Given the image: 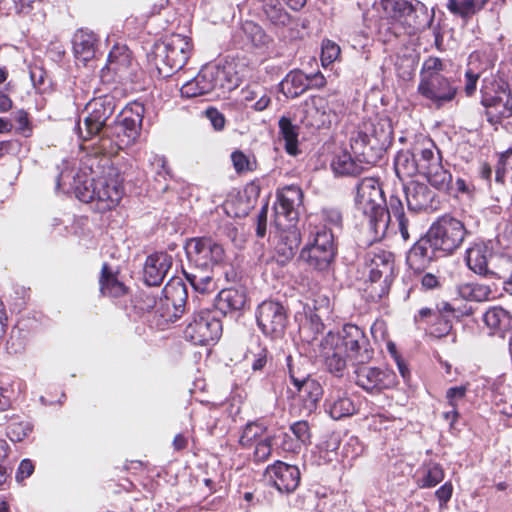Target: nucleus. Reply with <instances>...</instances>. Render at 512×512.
<instances>
[{"label":"nucleus","mask_w":512,"mask_h":512,"mask_svg":"<svg viewBox=\"0 0 512 512\" xmlns=\"http://www.w3.org/2000/svg\"><path fill=\"white\" fill-rule=\"evenodd\" d=\"M355 204L368 217L369 227L376 238L384 236L389 224H397L402 239L409 240V221L401 200L397 196H391L388 206L385 207L386 200L378 180L367 177L358 183Z\"/></svg>","instance_id":"3"},{"label":"nucleus","mask_w":512,"mask_h":512,"mask_svg":"<svg viewBox=\"0 0 512 512\" xmlns=\"http://www.w3.org/2000/svg\"><path fill=\"white\" fill-rule=\"evenodd\" d=\"M492 247L487 244H475L466 252V263L470 270L481 276H495L496 273L489 268L493 259Z\"/></svg>","instance_id":"28"},{"label":"nucleus","mask_w":512,"mask_h":512,"mask_svg":"<svg viewBox=\"0 0 512 512\" xmlns=\"http://www.w3.org/2000/svg\"><path fill=\"white\" fill-rule=\"evenodd\" d=\"M489 62L481 61V54L474 52L469 56L467 69L465 71V85L464 91L467 96H471L475 93L477 87V81L482 74L489 68Z\"/></svg>","instance_id":"37"},{"label":"nucleus","mask_w":512,"mask_h":512,"mask_svg":"<svg viewBox=\"0 0 512 512\" xmlns=\"http://www.w3.org/2000/svg\"><path fill=\"white\" fill-rule=\"evenodd\" d=\"M172 266V257L164 252L149 255L144 265L143 277L149 286H158L162 283Z\"/></svg>","instance_id":"26"},{"label":"nucleus","mask_w":512,"mask_h":512,"mask_svg":"<svg viewBox=\"0 0 512 512\" xmlns=\"http://www.w3.org/2000/svg\"><path fill=\"white\" fill-rule=\"evenodd\" d=\"M444 63L438 57H428L422 64L420 71V80H427L428 78H434L443 76Z\"/></svg>","instance_id":"51"},{"label":"nucleus","mask_w":512,"mask_h":512,"mask_svg":"<svg viewBox=\"0 0 512 512\" xmlns=\"http://www.w3.org/2000/svg\"><path fill=\"white\" fill-rule=\"evenodd\" d=\"M233 166L237 173H244L253 170L254 162L242 151H234L231 155Z\"/></svg>","instance_id":"57"},{"label":"nucleus","mask_w":512,"mask_h":512,"mask_svg":"<svg viewBox=\"0 0 512 512\" xmlns=\"http://www.w3.org/2000/svg\"><path fill=\"white\" fill-rule=\"evenodd\" d=\"M340 55V47L330 41H324L322 44L321 61L323 65H329L334 62Z\"/></svg>","instance_id":"56"},{"label":"nucleus","mask_w":512,"mask_h":512,"mask_svg":"<svg viewBox=\"0 0 512 512\" xmlns=\"http://www.w3.org/2000/svg\"><path fill=\"white\" fill-rule=\"evenodd\" d=\"M443 479L444 471L442 466L438 463H429L424 468L419 486L421 488H431L439 484Z\"/></svg>","instance_id":"50"},{"label":"nucleus","mask_w":512,"mask_h":512,"mask_svg":"<svg viewBox=\"0 0 512 512\" xmlns=\"http://www.w3.org/2000/svg\"><path fill=\"white\" fill-rule=\"evenodd\" d=\"M72 42L77 60L86 64L94 58L98 47V39L93 32L80 29L74 34Z\"/></svg>","instance_id":"32"},{"label":"nucleus","mask_w":512,"mask_h":512,"mask_svg":"<svg viewBox=\"0 0 512 512\" xmlns=\"http://www.w3.org/2000/svg\"><path fill=\"white\" fill-rule=\"evenodd\" d=\"M132 57L125 45H115L109 52L107 64L101 70V77L107 81L114 77L124 80L130 75Z\"/></svg>","instance_id":"21"},{"label":"nucleus","mask_w":512,"mask_h":512,"mask_svg":"<svg viewBox=\"0 0 512 512\" xmlns=\"http://www.w3.org/2000/svg\"><path fill=\"white\" fill-rule=\"evenodd\" d=\"M458 295L467 301L485 302L494 298L493 290L489 285L478 282H467L458 285Z\"/></svg>","instance_id":"39"},{"label":"nucleus","mask_w":512,"mask_h":512,"mask_svg":"<svg viewBox=\"0 0 512 512\" xmlns=\"http://www.w3.org/2000/svg\"><path fill=\"white\" fill-rule=\"evenodd\" d=\"M144 106L134 103L126 107L113 125L105 129V137L110 138L118 149L133 145L140 136Z\"/></svg>","instance_id":"9"},{"label":"nucleus","mask_w":512,"mask_h":512,"mask_svg":"<svg viewBox=\"0 0 512 512\" xmlns=\"http://www.w3.org/2000/svg\"><path fill=\"white\" fill-rule=\"evenodd\" d=\"M441 253L439 247L434 245V241L427 232L421 237L409 250L406 262L408 266L415 271H423L435 260Z\"/></svg>","instance_id":"22"},{"label":"nucleus","mask_w":512,"mask_h":512,"mask_svg":"<svg viewBox=\"0 0 512 512\" xmlns=\"http://www.w3.org/2000/svg\"><path fill=\"white\" fill-rule=\"evenodd\" d=\"M242 31L247 40L255 47H264L270 42V38L263 28L253 21H245L242 24Z\"/></svg>","instance_id":"48"},{"label":"nucleus","mask_w":512,"mask_h":512,"mask_svg":"<svg viewBox=\"0 0 512 512\" xmlns=\"http://www.w3.org/2000/svg\"><path fill=\"white\" fill-rule=\"evenodd\" d=\"M278 203L275 211L278 217L283 216L288 222L298 220L299 207L302 204L303 192L296 185H289L282 188L278 194Z\"/></svg>","instance_id":"24"},{"label":"nucleus","mask_w":512,"mask_h":512,"mask_svg":"<svg viewBox=\"0 0 512 512\" xmlns=\"http://www.w3.org/2000/svg\"><path fill=\"white\" fill-rule=\"evenodd\" d=\"M325 405L327 412L335 420L351 416L355 412L353 401L340 391L330 394L326 399Z\"/></svg>","instance_id":"38"},{"label":"nucleus","mask_w":512,"mask_h":512,"mask_svg":"<svg viewBox=\"0 0 512 512\" xmlns=\"http://www.w3.org/2000/svg\"><path fill=\"white\" fill-rule=\"evenodd\" d=\"M417 162L419 174L425 176L432 186L439 190L453 189L452 175L443 167L440 151L433 144L430 147H418Z\"/></svg>","instance_id":"13"},{"label":"nucleus","mask_w":512,"mask_h":512,"mask_svg":"<svg viewBox=\"0 0 512 512\" xmlns=\"http://www.w3.org/2000/svg\"><path fill=\"white\" fill-rule=\"evenodd\" d=\"M308 75L300 70L290 71L281 83L282 92L290 98H296L309 89Z\"/></svg>","instance_id":"40"},{"label":"nucleus","mask_w":512,"mask_h":512,"mask_svg":"<svg viewBox=\"0 0 512 512\" xmlns=\"http://www.w3.org/2000/svg\"><path fill=\"white\" fill-rule=\"evenodd\" d=\"M483 320L493 334H498L502 338L512 331V315L502 307L495 306L488 309Z\"/></svg>","instance_id":"33"},{"label":"nucleus","mask_w":512,"mask_h":512,"mask_svg":"<svg viewBox=\"0 0 512 512\" xmlns=\"http://www.w3.org/2000/svg\"><path fill=\"white\" fill-rule=\"evenodd\" d=\"M404 192L409 210L434 209L435 193L426 184L412 181L404 186Z\"/></svg>","instance_id":"27"},{"label":"nucleus","mask_w":512,"mask_h":512,"mask_svg":"<svg viewBox=\"0 0 512 512\" xmlns=\"http://www.w3.org/2000/svg\"><path fill=\"white\" fill-rule=\"evenodd\" d=\"M393 129L388 118H375L364 121L352 133L350 146L356 156L342 152L331 162L333 171L343 176H358L365 165L376 164L392 143Z\"/></svg>","instance_id":"1"},{"label":"nucleus","mask_w":512,"mask_h":512,"mask_svg":"<svg viewBox=\"0 0 512 512\" xmlns=\"http://www.w3.org/2000/svg\"><path fill=\"white\" fill-rule=\"evenodd\" d=\"M355 383L367 392H380L390 389L396 384V375L388 369L366 366V364L353 365Z\"/></svg>","instance_id":"18"},{"label":"nucleus","mask_w":512,"mask_h":512,"mask_svg":"<svg viewBox=\"0 0 512 512\" xmlns=\"http://www.w3.org/2000/svg\"><path fill=\"white\" fill-rule=\"evenodd\" d=\"M206 67L208 73L212 74L210 81L213 85V92L217 96L236 89L242 82L243 76L237 71L234 62L226 61L224 64H207Z\"/></svg>","instance_id":"20"},{"label":"nucleus","mask_w":512,"mask_h":512,"mask_svg":"<svg viewBox=\"0 0 512 512\" xmlns=\"http://www.w3.org/2000/svg\"><path fill=\"white\" fill-rule=\"evenodd\" d=\"M273 436L267 435L255 444L253 458L255 462H264L268 460L272 452Z\"/></svg>","instance_id":"54"},{"label":"nucleus","mask_w":512,"mask_h":512,"mask_svg":"<svg viewBox=\"0 0 512 512\" xmlns=\"http://www.w3.org/2000/svg\"><path fill=\"white\" fill-rule=\"evenodd\" d=\"M386 17L413 28H424L433 21L434 13L419 0H382Z\"/></svg>","instance_id":"11"},{"label":"nucleus","mask_w":512,"mask_h":512,"mask_svg":"<svg viewBox=\"0 0 512 512\" xmlns=\"http://www.w3.org/2000/svg\"><path fill=\"white\" fill-rule=\"evenodd\" d=\"M15 121L18 124V130L25 136H29L30 132V122L28 119V114L24 110H19L15 114Z\"/></svg>","instance_id":"64"},{"label":"nucleus","mask_w":512,"mask_h":512,"mask_svg":"<svg viewBox=\"0 0 512 512\" xmlns=\"http://www.w3.org/2000/svg\"><path fill=\"white\" fill-rule=\"evenodd\" d=\"M336 256L334 234L326 227H315L310 232L306 245L299 254V260L309 268L320 272L328 271Z\"/></svg>","instance_id":"6"},{"label":"nucleus","mask_w":512,"mask_h":512,"mask_svg":"<svg viewBox=\"0 0 512 512\" xmlns=\"http://www.w3.org/2000/svg\"><path fill=\"white\" fill-rule=\"evenodd\" d=\"M115 107V98L108 94L90 100L85 106L83 125L79 121L75 126L78 137L87 141L101 133L104 136L107 121L113 115Z\"/></svg>","instance_id":"7"},{"label":"nucleus","mask_w":512,"mask_h":512,"mask_svg":"<svg viewBox=\"0 0 512 512\" xmlns=\"http://www.w3.org/2000/svg\"><path fill=\"white\" fill-rule=\"evenodd\" d=\"M266 472L280 492L291 493L300 483V471L295 465L276 461L273 465L268 466Z\"/></svg>","instance_id":"23"},{"label":"nucleus","mask_w":512,"mask_h":512,"mask_svg":"<svg viewBox=\"0 0 512 512\" xmlns=\"http://www.w3.org/2000/svg\"><path fill=\"white\" fill-rule=\"evenodd\" d=\"M246 300V293L242 289H223L215 299V309L223 315L237 314L243 310Z\"/></svg>","instance_id":"31"},{"label":"nucleus","mask_w":512,"mask_h":512,"mask_svg":"<svg viewBox=\"0 0 512 512\" xmlns=\"http://www.w3.org/2000/svg\"><path fill=\"white\" fill-rule=\"evenodd\" d=\"M304 360L299 357L298 359H294L292 356L286 357V364L288 369L289 378L293 386H296L306 379L311 378L308 372L304 369Z\"/></svg>","instance_id":"49"},{"label":"nucleus","mask_w":512,"mask_h":512,"mask_svg":"<svg viewBox=\"0 0 512 512\" xmlns=\"http://www.w3.org/2000/svg\"><path fill=\"white\" fill-rule=\"evenodd\" d=\"M187 281L193 287V289L199 293H207L213 288V276L211 268H196L194 266L193 271H183Z\"/></svg>","instance_id":"43"},{"label":"nucleus","mask_w":512,"mask_h":512,"mask_svg":"<svg viewBox=\"0 0 512 512\" xmlns=\"http://www.w3.org/2000/svg\"><path fill=\"white\" fill-rule=\"evenodd\" d=\"M206 117L215 130H222L225 126V117L216 108L210 107L205 111Z\"/></svg>","instance_id":"61"},{"label":"nucleus","mask_w":512,"mask_h":512,"mask_svg":"<svg viewBox=\"0 0 512 512\" xmlns=\"http://www.w3.org/2000/svg\"><path fill=\"white\" fill-rule=\"evenodd\" d=\"M453 486L450 482L444 483L435 492V496L439 500L440 506L445 505L452 497Z\"/></svg>","instance_id":"63"},{"label":"nucleus","mask_w":512,"mask_h":512,"mask_svg":"<svg viewBox=\"0 0 512 512\" xmlns=\"http://www.w3.org/2000/svg\"><path fill=\"white\" fill-rule=\"evenodd\" d=\"M322 218L325 224L322 227L331 229L332 227H340L342 224V215L339 210L334 208L323 209Z\"/></svg>","instance_id":"58"},{"label":"nucleus","mask_w":512,"mask_h":512,"mask_svg":"<svg viewBox=\"0 0 512 512\" xmlns=\"http://www.w3.org/2000/svg\"><path fill=\"white\" fill-rule=\"evenodd\" d=\"M12 462L9 459V447L5 440H0V487L3 486L12 472Z\"/></svg>","instance_id":"52"},{"label":"nucleus","mask_w":512,"mask_h":512,"mask_svg":"<svg viewBox=\"0 0 512 512\" xmlns=\"http://www.w3.org/2000/svg\"><path fill=\"white\" fill-rule=\"evenodd\" d=\"M289 430L303 447H306L311 443V431L307 421H296L290 425Z\"/></svg>","instance_id":"53"},{"label":"nucleus","mask_w":512,"mask_h":512,"mask_svg":"<svg viewBox=\"0 0 512 512\" xmlns=\"http://www.w3.org/2000/svg\"><path fill=\"white\" fill-rule=\"evenodd\" d=\"M280 133L285 141L286 152L292 156L298 154V131L289 118L282 117L279 120Z\"/></svg>","instance_id":"46"},{"label":"nucleus","mask_w":512,"mask_h":512,"mask_svg":"<svg viewBox=\"0 0 512 512\" xmlns=\"http://www.w3.org/2000/svg\"><path fill=\"white\" fill-rule=\"evenodd\" d=\"M301 122L311 128L320 129L331 124V113L326 111V101L322 98H313L306 103L302 110Z\"/></svg>","instance_id":"30"},{"label":"nucleus","mask_w":512,"mask_h":512,"mask_svg":"<svg viewBox=\"0 0 512 512\" xmlns=\"http://www.w3.org/2000/svg\"><path fill=\"white\" fill-rule=\"evenodd\" d=\"M321 345L323 348V356L327 370L336 377H342L347 368V362L344 356L345 353L338 347H325L324 339L322 340Z\"/></svg>","instance_id":"41"},{"label":"nucleus","mask_w":512,"mask_h":512,"mask_svg":"<svg viewBox=\"0 0 512 512\" xmlns=\"http://www.w3.org/2000/svg\"><path fill=\"white\" fill-rule=\"evenodd\" d=\"M279 447L289 453L298 454L303 446L298 442L292 434L287 432L281 435V442Z\"/></svg>","instance_id":"59"},{"label":"nucleus","mask_w":512,"mask_h":512,"mask_svg":"<svg viewBox=\"0 0 512 512\" xmlns=\"http://www.w3.org/2000/svg\"><path fill=\"white\" fill-rule=\"evenodd\" d=\"M89 178L85 172L70 167L63 161L57 176L56 189L64 193H74L82 202L98 201L100 209H112L123 196L122 179L114 167H107L101 175L91 169Z\"/></svg>","instance_id":"2"},{"label":"nucleus","mask_w":512,"mask_h":512,"mask_svg":"<svg viewBox=\"0 0 512 512\" xmlns=\"http://www.w3.org/2000/svg\"><path fill=\"white\" fill-rule=\"evenodd\" d=\"M164 300H161L162 306L167 310L166 321L174 322L179 319L186 310V301L188 298L187 288L181 278L173 277L163 289Z\"/></svg>","instance_id":"19"},{"label":"nucleus","mask_w":512,"mask_h":512,"mask_svg":"<svg viewBox=\"0 0 512 512\" xmlns=\"http://www.w3.org/2000/svg\"><path fill=\"white\" fill-rule=\"evenodd\" d=\"M417 156L418 147H414L413 150H401L395 156L394 168L401 181L419 174Z\"/></svg>","instance_id":"34"},{"label":"nucleus","mask_w":512,"mask_h":512,"mask_svg":"<svg viewBox=\"0 0 512 512\" xmlns=\"http://www.w3.org/2000/svg\"><path fill=\"white\" fill-rule=\"evenodd\" d=\"M481 95V104L486 108L488 122L495 125L512 116L510 89L506 82L484 78Z\"/></svg>","instance_id":"10"},{"label":"nucleus","mask_w":512,"mask_h":512,"mask_svg":"<svg viewBox=\"0 0 512 512\" xmlns=\"http://www.w3.org/2000/svg\"><path fill=\"white\" fill-rule=\"evenodd\" d=\"M324 346L338 347L352 361V365L367 364L374 355V350L364 331L354 324H345L337 333H327Z\"/></svg>","instance_id":"5"},{"label":"nucleus","mask_w":512,"mask_h":512,"mask_svg":"<svg viewBox=\"0 0 512 512\" xmlns=\"http://www.w3.org/2000/svg\"><path fill=\"white\" fill-rule=\"evenodd\" d=\"M206 65L201 68L199 73L191 80L184 83L181 87V95L186 98H193L213 92V85Z\"/></svg>","instance_id":"36"},{"label":"nucleus","mask_w":512,"mask_h":512,"mask_svg":"<svg viewBox=\"0 0 512 512\" xmlns=\"http://www.w3.org/2000/svg\"><path fill=\"white\" fill-rule=\"evenodd\" d=\"M269 359L268 349L259 342L251 345L245 354V360L251 365L253 371H262Z\"/></svg>","instance_id":"47"},{"label":"nucleus","mask_w":512,"mask_h":512,"mask_svg":"<svg viewBox=\"0 0 512 512\" xmlns=\"http://www.w3.org/2000/svg\"><path fill=\"white\" fill-rule=\"evenodd\" d=\"M467 392L466 386L451 387L446 392V399L451 408H457L458 402L465 398Z\"/></svg>","instance_id":"60"},{"label":"nucleus","mask_w":512,"mask_h":512,"mask_svg":"<svg viewBox=\"0 0 512 512\" xmlns=\"http://www.w3.org/2000/svg\"><path fill=\"white\" fill-rule=\"evenodd\" d=\"M257 2L263 16L271 25L277 28L290 25L292 17L279 0H257Z\"/></svg>","instance_id":"35"},{"label":"nucleus","mask_w":512,"mask_h":512,"mask_svg":"<svg viewBox=\"0 0 512 512\" xmlns=\"http://www.w3.org/2000/svg\"><path fill=\"white\" fill-rule=\"evenodd\" d=\"M192 47L189 37L171 34L163 40L155 42L148 52L147 58L160 75L168 77L184 67L191 55Z\"/></svg>","instance_id":"4"},{"label":"nucleus","mask_w":512,"mask_h":512,"mask_svg":"<svg viewBox=\"0 0 512 512\" xmlns=\"http://www.w3.org/2000/svg\"><path fill=\"white\" fill-rule=\"evenodd\" d=\"M100 290L103 295L111 297H119L125 293L124 284L109 270L107 264L102 266Z\"/></svg>","instance_id":"45"},{"label":"nucleus","mask_w":512,"mask_h":512,"mask_svg":"<svg viewBox=\"0 0 512 512\" xmlns=\"http://www.w3.org/2000/svg\"><path fill=\"white\" fill-rule=\"evenodd\" d=\"M294 388L296 390L295 399L301 403L303 413L310 415L316 410L317 404L323 395L322 386L311 377L294 386Z\"/></svg>","instance_id":"29"},{"label":"nucleus","mask_w":512,"mask_h":512,"mask_svg":"<svg viewBox=\"0 0 512 512\" xmlns=\"http://www.w3.org/2000/svg\"><path fill=\"white\" fill-rule=\"evenodd\" d=\"M428 233L434 241V245L439 247L443 255H446L461 246L467 235V230L460 220L445 215L432 224Z\"/></svg>","instance_id":"12"},{"label":"nucleus","mask_w":512,"mask_h":512,"mask_svg":"<svg viewBox=\"0 0 512 512\" xmlns=\"http://www.w3.org/2000/svg\"><path fill=\"white\" fill-rule=\"evenodd\" d=\"M148 160L158 177H161L164 180H166L167 177H171L170 168L168 167L167 160L164 156L151 154Z\"/></svg>","instance_id":"55"},{"label":"nucleus","mask_w":512,"mask_h":512,"mask_svg":"<svg viewBox=\"0 0 512 512\" xmlns=\"http://www.w3.org/2000/svg\"><path fill=\"white\" fill-rule=\"evenodd\" d=\"M417 91L419 95L428 100L433 107L440 109L455 99L458 88L449 78L439 76L428 78L427 80H420Z\"/></svg>","instance_id":"17"},{"label":"nucleus","mask_w":512,"mask_h":512,"mask_svg":"<svg viewBox=\"0 0 512 512\" xmlns=\"http://www.w3.org/2000/svg\"><path fill=\"white\" fill-rule=\"evenodd\" d=\"M268 426L263 420L248 422L241 433L239 443L244 448H249L259 440L267 436Z\"/></svg>","instance_id":"42"},{"label":"nucleus","mask_w":512,"mask_h":512,"mask_svg":"<svg viewBox=\"0 0 512 512\" xmlns=\"http://www.w3.org/2000/svg\"><path fill=\"white\" fill-rule=\"evenodd\" d=\"M34 472V464L30 459H23L18 467L16 473L17 481H22L32 475Z\"/></svg>","instance_id":"62"},{"label":"nucleus","mask_w":512,"mask_h":512,"mask_svg":"<svg viewBox=\"0 0 512 512\" xmlns=\"http://www.w3.org/2000/svg\"><path fill=\"white\" fill-rule=\"evenodd\" d=\"M257 325L266 336L277 339L283 336L287 326V311L277 301H263L256 311Z\"/></svg>","instance_id":"16"},{"label":"nucleus","mask_w":512,"mask_h":512,"mask_svg":"<svg viewBox=\"0 0 512 512\" xmlns=\"http://www.w3.org/2000/svg\"><path fill=\"white\" fill-rule=\"evenodd\" d=\"M189 261L196 268H212L220 264L225 257L221 244L209 237L192 238L186 244Z\"/></svg>","instance_id":"15"},{"label":"nucleus","mask_w":512,"mask_h":512,"mask_svg":"<svg viewBox=\"0 0 512 512\" xmlns=\"http://www.w3.org/2000/svg\"><path fill=\"white\" fill-rule=\"evenodd\" d=\"M364 262L369 269L372 291L379 298L384 297L395 277L394 254L380 247H372L365 253Z\"/></svg>","instance_id":"8"},{"label":"nucleus","mask_w":512,"mask_h":512,"mask_svg":"<svg viewBox=\"0 0 512 512\" xmlns=\"http://www.w3.org/2000/svg\"><path fill=\"white\" fill-rule=\"evenodd\" d=\"M221 333L222 324L210 311L195 313L184 330L185 338L192 344L200 346L218 340Z\"/></svg>","instance_id":"14"},{"label":"nucleus","mask_w":512,"mask_h":512,"mask_svg":"<svg viewBox=\"0 0 512 512\" xmlns=\"http://www.w3.org/2000/svg\"><path fill=\"white\" fill-rule=\"evenodd\" d=\"M487 0H448V10L462 18H469L478 13L486 5Z\"/></svg>","instance_id":"44"},{"label":"nucleus","mask_w":512,"mask_h":512,"mask_svg":"<svg viewBox=\"0 0 512 512\" xmlns=\"http://www.w3.org/2000/svg\"><path fill=\"white\" fill-rule=\"evenodd\" d=\"M301 243V235L298 229L290 227L275 235L274 250L279 264H287L296 254Z\"/></svg>","instance_id":"25"}]
</instances>
